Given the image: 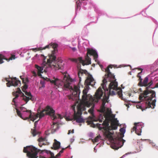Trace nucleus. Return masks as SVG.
Here are the masks:
<instances>
[{
	"label": "nucleus",
	"mask_w": 158,
	"mask_h": 158,
	"mask_svg": "<svg viewBox=\"0 0 158 158\" xmlns=\"http://www.w3.org/2000/svg\"><path fill=\"white\" fill-rule=\"evenodd\" d=\"M75 78H71L70 76L64 75L63 81L58 79L51 81L54 85V87L58 89L59 91L63 89H69L72 94L69 97V99L76 101V103L72 107L74 111V118L79 123H84V119L81 116L82 111L85 110V107H88L92 106L88 110L91 116L87 118L86 122L90 126L94 127H98L100 129H103L106 137L112 143L111 147L117 150L121 147L125 140L118 136L115 138L113 137V130L117 128L118 121L114 118L115 116L112 114L111 109L108 107L110 105L109 103L108 95H104L101 87L97 90L94 97L89 94H87L89 89V85L93 87L95 82L91 75H89L85 81V87L83 91L82 101L79 99V95L80 93L79 87L75 85Z\"/></svg>",
	"instance_id": "obj_1"
},
{
	"label": "nucleus",
	"mask_w": 158,
	"mask_h": 158,
	"mask_svg": "<svg viewBox=\"0 0 158 158\" xmlns=\"http://www.w3.org/2000/svg\"><path fill=\"white\" fill-rule=\"evenodd\" d=\"M58 45L55 43H51L43 47L42 45L37 46L36 48H32V49L34 52L44 50L47 48H52L54 49V51L52 52L51 55H49V58L47 60V62L46 61V56L43 55H39L36 56H38V58L39 60L43 61L42 65L44 66H47L49 67L54 69L55 70L59 69H63L64 68V63H63V61L60 58H58L56 60V57L55 54V52L56 50Z\"/></svg>",
	"instance_id": "obj_2"
},
{
	"label": "nucleus",
	"mask_w": 158,
	"mask_h": 158,
	"mask_svg": "<svg viewBox=\"0 0 158 158\" xmlns=\"http://www.w3.org/2000/svg\"><path fill=\"white\" fill-rule=\"evenodd\" d=\"M109 65L105 69L106 74L104 77L102 84L103 89L105 93L107 92L109 95H114L117 94L119 97L125 101L126 100L122 96L121 89L118 87V83L115 81V76L110 72Z\"/></svg>",
	"instance_id": "obj_3"
},
{
	"label": "nucleus",
	"mask_w": 158,
	"mask_h": 158,
	"mask_svg": "<svg viewBox=\"0 0 158 158\" xmlns=\"http://www.w3.org/2000/svg\"><path fill=\"white\" fill-rule=\"evenodd\" d=\"M20 109V111L16 109L17 114L19 117L23 120L29 119L33 121L38 117L40 118H42L46 114H48L51 115L54 114V110L49 106H47L40 113L37 114L32 113L30 110H28L23 107H21Z\"/></svg>",
	"instance_id": "obj_4"
},
{
	"label": "nucleus",
	"mask_w": 158,
	"mask_h": 158,
	"mask_svg": "<svg viewBox=\"0 0 158 158\" xmlns=\"http://www.w3.org/2000/svg\"><path fill=\"white\" fill-rule=\"evenodd\" d=\"M139 99L141 101H143L145 105L138 102L136 104L137 108L141 109L143 111L148 108H154L156 102L155 92H153L152 93L146 90L140 94Z\"/></svg>",
	"instance_id": "obj_5"
},
{
	"label": "nucleus",
	"mask_w": 158,
	"mask_h": 158,
	"mask_svg": "<svg viewBox=\"0 0 158 158\" xmlns=\"http://www.w3.org/2000/svg\"><path fill=\"white\" fill-rule=\"evenodd\" d=\"M27 86L25 85L22 88V90L23 92L25 93L26 95H25L24 94L22 93L20 89L18 88L17 89V90L15 93V94L14 93V95L15 96V97L13 99V102L14 103V105L16 106V100L17 98L18 97V94L20 95L22 97V99L26 102L27 103L28 101L31 99L33 100V96L29 92H27L26 91V89L27 88Z\"/></svg>",
	"instance_id": "obj_6"
},
{
	"label": "nucleus",
	"mask_w": 158,
	"mask_h": 158,
	"mask_svg": "<svg viewBox=\"0 0 158 158\" xmlns=\"http://www.w3.org/2000/svg\"><path fill=\"white\" fill-rule=\"evenodd\" d=\"M39 150L33 146H27L24 147L23 152L27 153L29 158H37V154Z\"/></svg>",
	"instance_id": "obj_7"
},
{
	"label": "nucleus",
	"mask_w": 158,
	"mask_h": 158,
	"mask_svg": "<svg viewBox=\"0 0 158 158\" xmlns=\"http://www.w3.org/2000/svg\"><path fill=\"white\" fill-rule=\"evenodd\" d=\"M86 46V43H84L82 47H80L79 45L78 47L80 51L81 52H84L86 49L87 51V54L93 55L94 56V60H95V61L98 63L97 59L98 56L96 51L93 49L87 48Z\"/></svg>",
	"instance_id": "obj_8"
},
{
	"label": "nucleus",
	"mask_w": 158,
	"mask_h": 158,
	"mask_svg": "<svg viewBox=\"0 0 158 158\" xmlns=\"http://www.w3.org/2000/svg\"><path fill=\"white\" fill-rule=\"evenodd\" d=\"M64 148H63L62 150L60 151V152L57 154L56 156H54V153L51 152L50 151L47 150H42L41 151V155H40V158H58L61 153L63 152V150Z\"/></svg>",
	"instance_id": "obj_9"
},
{
	"label": "nucleus",
	"mask_w": 158,
	"mask_h": 158,
	"mask_svg": "<svg viewBox=\"0 0 158 158\" xmlns=\"http://www.w3.org/2000/svg\"><path fill=\"white\" fill-rule=\"evenodd\" d=\"M45 115H48L50 116L52 119L53 120L55 121V122L53 123L52 125L51 126L52 132V133L55 132L59 128L58 122H57V119H61L63 118V117L59 114L56 115L55 114V111H54V114L53 115H51L48 114H46Z\"/></svg>",
	"instance_id": "obj_10"
},
{
	"label": "nucleus",
	"mask_w": 158,
	"mask_h": 158,
	"mask_svg": "<svg viewBox=\"0 0 158 158\" xmlns=\"http://www.w3.org/2000/svg\"><path fill=\"white\" fill-rule=\"evenodd\" d=\"M71 60L77 63H81L83 66L85 65H89L91 64L90 59L88 55L86 57L85 60H83L81 57H79L78 59H71Z\"/></svg>",
	"instance_id": "obj_11"
},
{
	"label": "nucleus",
	"mask_w": 158,
	"mask_h": 158,
	"mask_svg": "<svg viewBox=\"0 0 158 158\" xmlns=\"http://www.w3.org/2000/svg\"><path fill=\"white\" fill-rule=\"evenodd\" d=\"M4 79L7 82L6 85L9 87L11 86H16L19 83L20 84V81L18 80L16 77L6 78Z\"/></svg>",
	"instance_id": "obj_12"
},
{
	"label": "nucleus",
	"mask_w": 158,
	"mask_h": 158,
	"mask_svg": "<svg viewBox=\"0 0 158 158\" xmlns=\"http://www.w3.org/2000/svg\"><path fill=\"white\" fill-rule=\"evenodd\" d=\"M135 126L132 130V131H135V133L139 135H140L142 132L141 129L143 127V124L141 122L135 123Z\"/></svg>",
	"instance_id": "obj_13"
},
{
	"label": "nucleus",
	"mask_w": 158,
	"mask_h": 158,
	"mask_svg": "<svg viewBox=\"0 0 158 158\" xmlns=\"http://www.w3.org/2000/svg\"><path fill=\"white\" fill-rule=\"evenodd\" d=\"M35 68L36 69L35 71H33L32 72L33 76H36L38 75L39 76L41 77L42 76L41 73H43V67L35 65Z\"/></svg>",
	"instance_id": "obj_14"
},
{
	"label": "nucleus",
	"mask_w": 158,
	"mask_h": 158,
	"mask_svg": "<svg viewBox=\"0 0 158 158\" xmlns=\"http://www.w3.org/2000/svg\"><path fill=\"white\" fill-rule=\"evenodd\" d=\"M142 79H141V80L140 81L139 84L141 86H147L148 85L150 86L152 84V81H151L149 84L148 83V77H146L143 81H142Z\"/></svg>",
	"instance_id": "obj_15"
},
{
	"label": "nucleus",
	"mask_w": 158,
	"mask_h": 158,
	"mask_svg": "<svg viewBox=\"0 0 158 158\" xmlns=\"http://www.w3.org/2000/svg\"><path fill=\"white\" fill-rule=\"evenodd\" d=\"M39 142V145L41 147L43 145H46L48 144L47 139L46 137H40L38 139Z\"/></svg>",
	"instance_id": "obj_16"
},
{
	"label": "nucleus",
	"mask_w": 158,
	"mask_h": 158,
	"mask_svg": "<svg viewBox=\"0 0 158 158\" xmlns=\"http://www.w3.org/2000/svg\"><path fill=\"white\" fill-rule=\"evenodd\" d=\"M60 146V143L57 141L56 139L54 140V143L53 144V147L55 149H57L59 148Z\"/></svg>",
	"instance_id": "obj_17"
},
{
	"label": "nucleus",
	"mask_w": 158,
	"mask_h": 158,
	"mask_svg": "<svg viewBox=\"0 0 158 158\" xmlns=\"http://www.w3.org/2000/svg\"><path fill=\"white\" fill-rule=\"evenodd\" d=\"M38 121H35L34 123V128L35 129L34 130H31V133L33 135V136H35L36 135L39 134H40V132H39L37 131L35 129V128L36 127Z\"/></svg>",
	"instance_id": "obj_18"
},
{
	"label": "nucleus",
	"mask_w": 158,
	"mask_h": 158,
	"mask_svg": "<svg viewBox=\"0 0 158 158\" xmlns=\"http://www.w3.org/2000/svg\"><path fill=\"white\" fill-rule=\"evenodd\" d=\"M81 2H79V1H77L76 2V4H77V9H80V4L81 5L82 4H84V3L86 2L85 1H84L83 2H82V1H80Z\"/></svg>",
	"instance_id": "obj_19"
},
{
	"label": "nucleus",
	"mask_w": 158,
	"mask_h": 158,
	"mask_svg": "<svg viewBox=\"0 0 158 158\" xmlns=\"http://www.w3.org/2000/svg\"><path fill=\"white\" fill-rule=\"evenodd\" d=\"M101 139V137L99 135L97 136L94 139H92L94 142H99L100 140Z\"/></svg>",
	"instance_id": "obj_20"
},
{
	"label": "nucleus",
	"mask_w": 158,
	"mask_h": 158,
	"mask_svg": "<svg viewBox=\"0 0 158 158\" xmlns=\"http://www.w3.org/2000/svg\"><path fill=\"white\" fill-rule=\"evenodd\" d=\"M3 59H5L8 60V59L5 58L2 55L0 54V64H1L4 62Z\"/></svg>",
	"instance_id": "obj_21"
},
{
	"label": "nucleus",
	"mask_w": 158,
	"mask_h": 158,
	"mask_svg": "<svg viewBox=\"0 0 158 158\" xmlns=\"http://www.w3.org/2000/svg\"><path fill=\"white\" fill-rule=\"evenodd\" d=\"M139 69V70H141V72H140V73H139L138 74V75H137V76H138V77H139V81H140L141 80V79H142V78H141V73H142V70H143V69H141V68Z\"/></svg>",
	"instance_id": "obj_22"
},
{
	"label": "nucleus",
	"mask_w": 158,
	"mask_h": 158,
	"mask_svg": "<svg viewBox=\"0 0 158 158\" xmlns=\"http://www.w3.org/2000/svg\"><path fill=\"white\" fill-rule=\"evenodd\" d=\"M119 131L120 132L124 134L125 132V129L123 128H122L120 129Z\"/></svg>",
	"instance_id": "obj_23"
},
{
	"label": "nucleus",
	"mask_w": 158,
	"mask_h": 158,
	"mask_svg": "<svg viewBox=\"0 0 158 158\" xmlns=\"http://www.w3.org/2000/svg\"><path fill=\"white\" fill-rule=\"evenodd\" d=\"M16 58V57L14 55H12L9 58L8 60V61H9L10 60H15Z\"/></svg>",
	"instance_id": "obj_24"
},
{
	"label": "nucleus",
	"mask_w": 158,
	"mask_h": 158,
	"mask_svg": "<svg viewBox=\"0 0 158 158\" xmlns=\"http://www.w3.org/2000/svg\"><path fill=\"white\" fill-rule=\"evenodd\" d=\"M40 84L41 85L42 87H45V82L44 81H40Z\"/></svg>",
	"instance_id": "obj_25"
},
{
	"label": "nucleus",
	"mask_w": 158,
	"mask_h": 158,
	"mask_svg": "<svg viewBox=\"0 0 158 158\" xmlns=\"http://www.w3.org/2000/svg\"><path fill=\"white\" fill-rule=\"evenodd\" d=\"M138 91L136 92V91H134L133 92H131V93L129 94V95L130 97V96H134V93H136Z\"/></svg>",
	"instance_id": "obj_26"
},
{
	"label": "nucleus",
	"mask_w": 158,
	"mask_h": 158,
	"mask_svg": "<svg viewBox=\"0 0 158 158\" xmlns=\"http://www.w3.org/2000/svg\"><path fill=\"white\" fill-rule=\"evenodd\" d=\"M73 52L77 51V49L75 47H70Z\"/></svg>",
	"instance_id": "obj_27"
},
{
	"label": "nucleus",
	"mask_w": 158,
	"mask_h": 158,
	"mask_svg": "<svg viewBox=\"0 0 158 158\" xmlns=\"http://www.w3.org/2000/svg\"><path fill=\"white\" fill-rule=\"evenodd\" d=\"M74 140V138L73 137L70 139V142L71 143H73Z\"/></svg>",
	"instance_id": "obj_28"
},
{
	"label": "nucleus",
	"mask_w": 158,
	"mask_h": 158,
	"mask_svg": "<svg viewBox=\"0 0 158 158\" xmlns=\"http://www.w3.org/2000/svg\"><path fill=\"white\" fill-rule=\"evenodd\" d=\"M128 154L127 153H126L125 154V155H123L122 157H121L120 158H123V157H125L126 155H127Z\"/></svg>",
	"instance_id": "obj_29"
},
{
	"label": "nucleus",
	"mask_w": 158,
	"mask_h": 158,
	"mask_svg": "<svg viewBox=\"0 0 158 158\" xmlns=\"http://www.w3.org/2000/svg\"><path fill=\"white\" fill-rule=\"evenodd\" d=\"M70 131H71L70 130H69V132H68V135H69V134H70V133H71Z\"/></svg>",
	"instance_id": "obj_30"
},
{
	"label": "nucleus",
	"mask_w": 158,
	"mask_h": 158,
	"mask_svg": "<svg viewBox=\"0 0 158 158\" xmlns=\"http://www.w3.org/2000/svg\"><path fill=\"white\" fill-rule=\"evenodd\" d=\"M20 78H21V79H23V76H20Z\"/></svg>",
	"instance_id": "obj_31"
},
{
	"label": "nucleus",
	"mask_w": 158,
	"mask_h": 158,
	"mask_svg": "<svg viewBox=\"0 0 158 158\" xmlns=\"http://www.w3.org/2000/svg\"><path fill=\"white\" fill-rule=\"evenodd\" d=\"M126 106L128 107V108L129 107V105H128V104H126Z\"/></svg>",
	"instance_id": "obj_32"
},
{
	"label": "nucleus",
	"mask_w": 158,
	"mask_h": 158,
	"mask_svg": "<svg viewBox=\"0 0 158 158\" xmlns=\"http://www.w3.org/2000/svg\"><path fill=\"white\" fill-rule=\"evenodd\" d=\"M74 130H73L72 131V133H74Z\"/></svg>",
	"instance_id": "obj_33"
},
{
	"label": "nucleus",
	"mask_w": 158,
	"mask_h": 158,
	"mask_svg": "<svg viewBox=\"0 0 158 158\" xmlns=\"http://www.w3.org/2000/svg\"><path fill=\"white\" fill-rule=\"evenodd\" d=\"M156 87H158V84H157L156 85Z\"/></svg>",
	"instance_id": "obj_34"
},
{
	"label": "nucleus",
	"mask_w": 158,
	"mask_h": 158,
	"mask_svg": "<svg viewBox=\"0 0 158 158\" xmlns=\"http://www.w3.org/2000/svg\"><path fill=\"white\" fill-rule=\"evenodd\" d=\"M156 62H157V64H158V59Z\"/></svg>",
	"instance_id": "obj_35"
},
{
	"label": "nucleus",
	"mask_w": 158,
	"mask_h": 158,
	"mask_svg": "<svg viewBox=\"0 0 158 158\" xmlns=\"http://www.w3.org/2000/svg\"><path fill=\"white\" fill-rule=\"evenodd\" d=\"M100 67H101V68H102V66L101 65H100Z\"/></svg>",
	"instance_id": "obj_36"
},
{
	"label": "nucleus",
	"mask_w": 158,
	"mask_h": 158,
	"mask_svg": "<svg viewBox=\"0 0 158 158\" xmlns=\"http://www.w3.org/2000/svg\"><path fill=\"white\" fill-rule=\"evenodd\" d=\"M78 1H79V2H81V1H82V0H78Z\"/></svg>",
	"instance_id": "obj_37"
},
{
	"label": "nucleus",
	"mask_w": 158,
	"mask_h": 158,
	"mask_svg": "<svg viewBox=\"0 0 158 158\" xmlns=\"http://www.w3.org/2000/svg\"><path fill=\"white\" fill-rule=\"evenodd\" d=\"M141 89H141V88H139V90H141Z\"/></svg>",
	"instance_id": "obj_38"
},
{
	"label": "nucleus",
	"mask_w": 158,
	"mask_h": 158,
	"mask_svg": "<svg viewBox=\"0 0 158 158\" xmlns=\"http://www.w3.org/2000/svg\"><path fill=\"white\" fill-rule=\"evenodd\" d=\"M80 78V81H81V78L80 77H79Z\"/></svg>",
	"instance_id": "obj_39"
},
{
	"label": "nucleus",
	"mask_w": 158,
	"mask_h": 158,
	"mask_svg": "<svg viewBox=\"0 0 158 158\" xmlns=\"http://www.w3.org/2000/svg\"><path fill=\"white\" fill-rule=\"evenodd\" d=\"M154 143H153V144H152V145L153 146H154L155 145H154Z\"/></svg>",
	"instance_id": "obj_40"
},
{
	"label": "nucleus",
	"mask_w": 158,
	"mask_h": 158,
	"mask_svg": "<svg viewBox=\"0 0 158 158\" xmlns=\"http://www.w3.org/2000/svg\"><path fill=\"white\" fill-rule=\"evenodd\" d=\"M70 145H69V146H68L67 147H68V148L69 147H70Z\"/></svg>",
	"instance_id": "obj_41"
},
{
	"label": "nucleus",
	"mask_w": 158,
	"mask_h": 158,
	"mask_svg": "<svg viewBox=\"0 0 158 158\" xmlns=\"http://www.w3.org/2000/svg\"><path fill=\"white\" fill-rule=\"evenodd\" d=\"M95 149H96L95 147L94 148V150H95Z\"/></svg>",
	"instance_id": "obj_42"
},
{
	"label": "nucleus",
	"mask_w": 158,
	"mask_h": 158,
	"mask_svg": "<svg viewBox=\"0 0 158 158\" xmlns=\"http://www.w3.org/2000/svg\"><path fill=\"white\" fill-rule=\"evenodd\" d=\"M81 124H80V126H81Z\"/></svg>",
	"instance_id": "obj_43"
}]
</instances>
